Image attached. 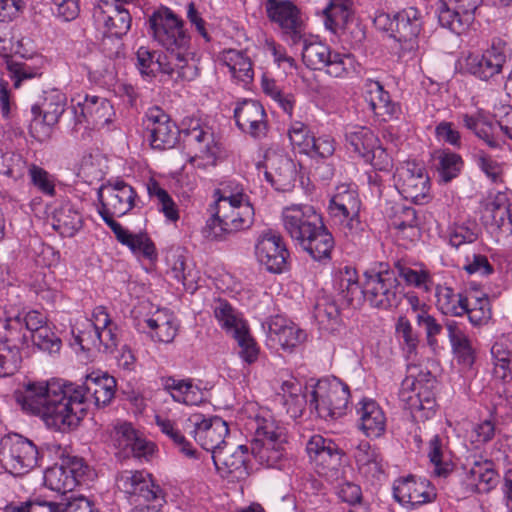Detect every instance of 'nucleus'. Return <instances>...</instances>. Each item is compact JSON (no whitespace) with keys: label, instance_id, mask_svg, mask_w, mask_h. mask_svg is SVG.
I'll list each match as a JSON object with an SVG mask.
<instances>
[{"label":"nucleus","instance_id":"c85d7f7f","mask_svg":"<svg viewBox=\"0 0 512 512\" xmlns=\"http://www.w3.org/2000/svg\"><path fill=\"white\" fill-rule=\"evenodd\" d=\"M4 512H98L85 497H77L66 503L34 502L25 505H10Z\"/></svg>","mask_w":512,"mask_h":512},{"label":"nucleus","instance_id":"58836bf2","mask_svg":"<svg viewBox=\"0 0 512 512\" xmlns=\"http://www.w3.org/2000/svg\"><path fill=\"white\" fill-rule=\"evenodd\" d=\"M494 369L493 374L496 378L506 381L512 376V334H503L499 336L491 348Z\"/></svg>","mask_w":512,"mask_h":512},{"label":"nucleus","instance_id":"b1692460","mask_svg":"<svg viewBox=\"0 0 512 512\" xmlns=\"http://www.w3.org/2000/svg\"><path fill=\"white\" fill-rule=\"evenodd\" d=\"M236 124L240 130L254 138H261L267 132L264 107L256 100H244L234 109Z\"/></svg>","mask_w":512,"mask_h":512},{"label":"nucleus","instance_id":"1a4fd4ad","mask_svg":"<svg viewBox=\"0 0 512 512\" xmlns=\"http://www.w3.org/2000/svg\"><path fill=\"white\" fill-rule=\"evenodd\" d=\"M483 0H438L436 13L439 24L458 35L464 33L475 20Z\"/></svg>","mask_w":512,"mask_h":512},{"label":"nucleus","instance_id":"7c9ffc66","mask_svg":"<svg viewBox=\"0 0 512 512\" xmlns=\"http://www.w3.org/2000/svg\"><path fill=\"white\" fill-rule=\"evenodd\" d=\"M361 431L370 438H378L386 429V417L382 408L372 399H363L357 408Z\"/></svg>","mask_w":512,"mask_h":512},{"label":"nucleus","instance_id":"bf43d9fd","mask_svg":"<svg viewBox=\"0 0 512 512\" xmlns=\"http://www.w3.org/2000/svg\"><path fill=\"white\" fill-rule=\"evenodd\" d=\"M279 394L282 395L284 404L288 406V411L293 406V413L301 411L306 402L305 396L302 394V386L296 379L284 381Z\"/></svg>","mask_w":512,"mask_h":512},{"label":"nucleus","instance_id":"bb28decb","mask_svg":"<svg viewBox=\"0 0 512 512\" xmlns=\"http://www.w3.org/2000/svg\"><path fill=\"white\" fill-rule=\"evenodd\" d=\"M494 466L491 460L482 457L467 460L464 468L470 485L480 493L490 492L499 482V475Z\"/></svg>","mask_w":512,"mask_h":512},{"label":"nucleus","instance_id":"6e6d98bb","mask_svg":"<svg viewBox=\"0 0 512 512\" xmlns=\"http://www.w3.org/2000/svg\"><path fill=\"white\" fill-rule=\"evenodd\" d=\"M464 162L460 155L453 152H443L438 157L437 173L440 182L448 183L458 177Z\"/></svg>","mask_w":512,"mask_h":512},{"label":"nucleus","instance_id":"a878e982","mask_svg":"<svg viewBox=\"0 0 512 512\" xmlns=\"http://www.w3.org/2000/svg\"><path fill=\"white\" fill-rule=\"evenodd\" d=\"M97 20L103 22L106 33H108L107 38L103 41L104 50H106V46L108 42L111 41L112 37L117 39L116 51L108 54L109 57H117L120 54V49L122 48L120 38L125 35L131 27L132 18L130 13L128 10L117 5L108 13L101 10L97 15Z\"/></svg>","mask_w":512,"mask_h":512},{"label":"nucleus","instance_id":"864d4df0","mask_svg":"<svg viewBox=\"0 0 512 512\" xmlns=\"http://www.w3.org/2000/svg\"><path fill=\"white\" fill-rule=\"evenodd\" d=\"M313 316L318 324L328 329L330 325L339 322L340 311L336 302L329 296L318 297L313 310Z\"/></svg>","mask_w":512,"mask_h":512},{"label":"nucleus","instance_id":"4d7b16f0","mask_svg":"<svg viewBox=\"0 0 512 512\" xmlns=\"http://www.w3.org/2000/svg\"><path fill=\"white\" fill-rule=\"evenodd\" d=\"M22 361L21 349L0 341V377L15 374Z\"/></svg>","mask_w":512,"mask_h":512},{"label":"nucleus","instance_id":"ddd939ff","mask_svg":"<svg viewBox=\"0 0 512 512\" xmlns=\"http://www.w3.org/2000/svg\"><path fill=\"white\" fill-rule=\"evenodd\" d=\"M117 488L135 501H158L163 499V490L145 471L124 470L116 476Z\"/></svg>","mask_w":512,"mask_h":512},{"label":"nucleus","instance_id":"f704fd0d","mask_svg":"<svg viewBox=\"0 0 512 512\" xmlns=\"http://www.w3.org/2000/svg\"><path fill=\"white\" fill-rule=\"evenodd\" d=\"M354 459L361 474L367 478H379L383 474V458L377 447L361 441L355 448Z\"/></svg>","mask_w":512,"mask_h":512},{"label":"nucleus","instance_id":"09e8293b","mask_svg":"<svg viewBox=\"0 0 512 512\" xmlns=\"http://www.w3.org/2000/svg\"><path fill=\"white\" fill-rule=\"evenodd\" d=\"M302 48V60L304 64L313 70H321L327 65L332 52L330 48L319 41H309L307 36H304Z\"/></svg>","mask_w":512,"mask_h":512},{"label":"nucleus","instance_id":"4be33fe9","mask_svg":"<svg viewBox=\"0 0 512 512\" xmlns=\"http://www.w3.org/2000/svg\"><path fill=\"white\" fill-rule=\"evenodd\" d=\"M248 448L239 445L236 448H223L214 451L212 459L217 471L231 480H242L248 476L247 467Z\"/></svg>","mask_w":512,"mask_h":512},{"label":"nucleus","instance_id":"de8ad7c7","mask_svg":"<svg viewBox=\"0 0 512 512\" xmlns=\"http://www.w3.org/2000/svg\"><path fill=\"white\" fill-rule=\"evenodd\" d=\"M222 60L235 79L243 83L252 81L254 75L252 62L242 51L226 50L223 52Z\"/></svg>","mask_w":512,"mask_h":512},{"label":"nucleus","instance_id":"f8f14e48","mask_svg":"<svg viewBox=\"0 0 512 512\" xmlns=\"http://www.w3.org/2000/svg\"><path fill=\"white\" fill-rule=\"evenodd\" d=\"M143 126L153 149H171L178 142L177 125L159 107H152L146 112Z\"/></svg>","mask_w":512,"mask_h":512},{"label":"nucleus","instance_id":"393cba45","mask_svg":"<svg viewBox=\"0 0 512 512\" xmlns=\"http://www.w3.org/2000/svg\"><path fill=\"white\" fill-rule=\"evenodd\" d=\"M306 451L311 462L320 467L319 474L325 473L326 469L336 468L342 458V450L332 440L322 435H313L306 445Z\"/></svg>","mask_w":512,"mask_h":512},{"label":"nucleus","instance_id":"473e14b6","mask_svg":"<svg viewBox=\"0 0 512 512\" xmlns=\"http://www.w3.org/2000/svg\"><path fill=\"white\" fill-rule=\"evenodd\" d=\"M52 227L64 237H73L83 226V219L70 202L57 206L51 216Z\"/></svg>","mask_w":512,"mask_h":512},{"label":"nucleus","instance_id":"37998d69","mask_svg":"<svg viewBox=\"0 0 512 512\" xmlns=\"http://www.w3.org/2000/svg\"><path fill=\"white\" fill-rule=\"evenodd\" d=\"M213 314L219 325L227 333L234 335L246 327L239 312L223 298H217L212 304Z\"/></svg>","mask_w":512,"mask_h":512},{"label":"nucleus","instance_id":"423d86ee","mask_svg":"<svg viewBox=\"0 0 512 512\" xmlns=\"http://www.w3.org/2000/svg\"><path fill=\"white\" fill-rule=\"evenodd\" d=\"M39 451L29 439L15 434L0 442V462L14 476L27 474L38 464Z\"/></svg>","mask_w":512,"mask_h":512},{"label":"nucleus","instance_id":"2eb2a0df","mask_svg":"<svg viewBox=\"0 0 512 512\" xmlns=\"http://www.w3.org/2000/svg\"><path fill=\"white\" fill-rule=\"evenodd\" d=\"M282 222L286 233L299 246L316 229L321 217L310 205L293 204L282 211Z\"/></svg>","mask_w":512,"mask_h":512},{"label":"nucleus","instance_id":"c03bdc74","mask_svg":"<svg viewBox=\"0 0 512 512\" xmlns=\"http://www.w3.org/2000/svg\"><path fill=\"white\" fill-rule=\"evenodd\" d=\"M285 440H253L251 453L254 458L266 467H275L285 454Z\"/></svg>","mask_w":512,"mask_h":512},{"label":"nucleus","instance_id":"a211bd4d","mask_svg":"<svg viewBox=\"0 0 512 512\" xmlns=\"http://www.w3.org/2000/svg\"><path fill=\"white\" fill-rule=\"evenodd\" d=\"M506 61V46L501 41H497L482 54H469L466 58V67L471 74L487 81L501 73Z\"/></svg>","mask_w":512,"mask_h":512},{"label":"nucleus","instance_id":"680f3d73","mask_svg":"<svg viewBox=\"0 0 512 512\" xmlns=\"http://www.w3.org/2000/svg\"><path fill=\"white\" fill-rule=\"evenodd\" d=\"M122 244L129 247V249L137 256H141L149 260L157 258L155 245L147 234L129 233L127 236V242H122Z\"/></svg>","mask_w":512,"mask_h":512},{"label":"nucleus","instance_id":"2f4dec72","mask_svg":"<svg viewBox=\"0 0 512 512\" xmlns=\"http://www.w3.org/2000/svg\"><path fill=\"white\" fill-rule=\"evenodd\" d=\"M365 100L376 116L383 120L396 117L400 111L399 106L392 102L390 95L378 81L367 80L365 83Z\"/></svg>","mask_w":512,"mask_h":512},{"label":"nucleus","instance_id":"9b49d317","mask_svg":"<svg viewBox=\"0 0 512 512\" xmlns=\"http://www.w3.org/2000/svg\"><path fill=\"white\" fill-rule=\"evenodd\" d=\"M90 473L83 459L72 458L62 464H55L44 472V484L50 490L61 494L73 491Z\"/></svg>","mask_w":512,"mask_h":512},{"label":"nucleus","instance_id":"20e7f679","mask_svg":"<svg viewBox=\"0 0 512 512\" xmlns=\"http://www.w3.org/2000/svg\"><path fill=\"white\" fill-rule=\"evenodd\" d=\"M349 398L347 384L336 377L325 378L314 385L309 405L316 410L319 417L334 420L345 414Z\"/></svg>","mask_w":512,"mask_h":512},{"label":"nucleus","instance_id":"6ab92c4d","mask_svg":"<svg viewBox=\"0 0 512 512\" xmlns=\"http://www.w3.org/2000/svg\"><path fill=\"white\" fill-rule=\"evenodd\" d=\"M393 496L399 503L414 507L432 502L436 492L427 479L409 475L394 482Z\"/></svg>","mask_w":512,"mask_h":512},{"label":"nucleus","instance_id":"774afa93","mask_svg":"<svg viewBox=\"0 0 512 512\" xmlns=\"http://www.w3.org/2000/svg\"><path fill=\"white\" fill-rule=\"evenodd\" d=\"M421 382V379L414 378L413 376L407 377L402 382L401 389L399 391V399L403 403V407L405 409H409L410 412L416 405L415 403L419 401Z\"/></svg>","mask_w":512,"mask_h":512},{"label":"nucleus","instance_id":"9d476101","mask_svg":"<svg viewBox=\"0 0 512 512\" xmlns=\"http://www.w3.org/2000/svg\"><path fill=\"white\" fill-rule=\"evenodd\" d=\"M187 427L193 428L189 433L196 442L214 455V451L227 446L225 437L229 433L227 423L218 416L206 418L203 414L194 413L187 419Z\"/></svg>","mask_w":512,"mask_h":512},{"label":"nucleus","instance_id":"69168bd1","mask_svg":"<svg viewBox=\"0 0 512 512\" xmlns=\"http://www.w3.org/2000/svg\"><path fill=\"white\" fill-rule=\"evenodd\" d=\"M395 333L408 354L416 352L419 344V338L417 333L414 332L410 321L406 317L400 316L398 318L395 326Z\"/></svg>","mask_w":512,"mask_h":512},{"label":"nucleus","instance_id":"79ce46f5","mask_svg":"<svg viewBox=\"0 0 512 512\" xmlns=\"http://www.w3.org/2000/svg\"><path fill=\"white\" fill-rule=\"evenodd\" d=\"M435 297L436 306L444 315L462 316L467 311V297L449 286L437 285Z\"/></svg>","mask_w":512,"mask_h":512},{"label":"nucleus","instance_id":"f03ea898","mask_svg":"<svg viewBox=\"0 0 512 512\" xmlns=\"http://www.w3.org/2000/svg\"><path fill=\"white\" fill-rule=\"evenodd\" d=\"M148 25L153 38L166 52L141 46L136 52V66L140 73L154 77L156 72H161L177 84L195 80L199 75L198 61L184 21L164 7L149 17Z\"/></svg>","mask_w":512,"mask_h":512},{"label":"nucleus","instance_id":"f3484780","mask_svg":"<svg viewBox=\"0 0 512 512\" xmlns=\"http://www.w3.org/2000/svg\"><path fill=\"white\" fill-rule=\"evenodd\" d=\"M136 196L133 187L124 181L103 184L98 190V199L101 203L99 211L122 217L135 206Z\"/></svg>","mask_w":512,"mask_h":512},{"label":"nucleus","instance_id":"72a5a7b5","mask_svg":"<svg viewBox=\"0 0 512 512\" xmlns=\"http://www.w3.org/2000/svg\"><path fill=\"white\" fill-rule=\"evenodd\" d=\"M300 247L316 261L329 260L334 247V238L322 222L316 225Z\"/></svg>","mask_w":512,"mask_h":512},{"label":"nucleus","instance_id":"dca6fc26","mask_svg":"<svg viewBox=\"0 0 512 512\" xmlns=\"http://www.w3.org/2000/svg\"><path fill=\"white\" fill-rule=\"evenodd\" d=\"M396 187L405 199L422 203L429 196L430 179L421 165L406 163L397 169Z\"/></svg>","mask_w":512,"mask_h":512},{"label":"nucleus","instance_id":"4468645a","mask_svg":"<svg viewBox=\"0 0 512 512\" xmlns=\"http://www.w3.org/2000/svg\"><path fill=\"white\" fill-rule=\"evenodd\" d=\"M255 255L259 263L271 273H282L288 265L289 252L282 236L271 230L257 239Z\"/></svg>","mask_w":512,"mask_h":512},{"label":"nucleus","instance_id":"f257e3e1","mask_svg":"<svg viewBox=\"0 0 512 512\" xmlns=\"http://www.w3.org/2000/svg\"><path fill=\"white\" fill-rule=\"evenodd\" d=\"M116 381L112 376L87 375L83 385L63 380L29 382L16 392L21 410L39 417L57 431L76 428L86 414L87 402L97 407L108 405L114 397Z\"/></svg>","mask_w":512,"mask_h":512},{"label":"nucleus","instance_id":"c756f323","mask_svg":"<svg viewBox=\"0 0 512 512\" xmlns=\"http://www.w3.org/2000/svg\"><path fill=\"white\" fill-rule=\"evenodd\" d=\"M459 118L463 126L482 140L489 148H502L504 141L499 137L498 123L488 121L480 112L475 114L464 113Z\"/></svg>","mask_w":512,"mask_h":512},{"label":"nucleus","instance_id":"5701e85b","mask_svg":"<svg viewBox=\"0 0 512 512\" xmlns=\"http://www.w3.org/2000/svg\"><path fill=\"white\" fill-rule=\"evenodd\" d=\"M132 313L136 328L141 332L148 333L152 339L170 343L175 338L177 329L171 315L166 310L158 309L145 317H141L138 310H134Z\"/></svg>","mask_w":512,"mask_h":512},{"label":"nucleus","instance_id":"4c0bfd02","mask_svg":"<svg viewBox=\"0 0 512 512\" xmlns=\"http://www.w3.org/2000/svg\"><path fill=\"white\" fill-rule=\"evenodd\" d=\"M2 321L4 333L1 342L19 349L28 344L30 337L22 320L21 311L5 309Z\"/></svg>","mask_w":512,"mask_h":512},{"label":"nucleus","instance_id":"a19ab883","mask_svg":"<svg viewBox=\"0 0 512 512\" xmlns=\"http://www.w3.org/2000/svg\"><path fill=\"white\" fill-rule=\"evenodd\" d=\"M254 440H285V428L275 420L267 409H260L253 418Z\"/></svg>","mask_w":512,"mask_h":512},{"label":"nucleus","instance_id":"0e129e2a","mask_svg":"<svg viewBox=\"0 0 512 512\" xmlns=\"http://www.w3.org/2000/svg\"><path fill=\"white\" fill-rule=\"evenodd\" d=\"M30 339L38 349L48 352L49 354L59 353L62 347V340L49 326L32 334Z\"/></svg>","mask_w":512,"mask_h":512},{"label":"nucleus","instance_id":"ea45409f","mask_svg":"<svg viewBox=\"0 0 512 512\" xmlns=\"http://www.w3.org/2000/svg\"><path fill=\"white\" fill-rule=\"evenodd\" d=\"M444 326L447 330L453 353L458 361L470 367L475 359L470 339L455 320H446Z\"/></svg>","mask_w":512,"mask_h":512},{"label":"nucleus","instance_id":"5fc2aeb1","mask_svg":"<svg viewBox=\"0 0 512 512\" xmlns=\"http://www.w3.org/2000/svg\"><path fill=\"white\" fill-rule=\"evenodd\" d=\"M147 191L149 196L156 200L158 209L165 215L168 220L176 222L179 219V211L177 209V205L167 193V191L164 190L158 182H149L147 185Z\"/></svg>","mask_w":512,"mask_h":512},{"label":"nucleus","instance_id":"603ef678","mask_svg":"<svg viewBox=\"0 0 512 512\" xmlns=\"http://www.w3.org/2000/svg\"><path fill=\"white\" fill-rule=\"evenodd\" d=\"M340 41L349 46L350 49L355 51H362L366 41L365 26L356 18L348 21L347 24L339 29V32H334Z\"/></svg>","mask_w":512,"mask_h":512},{"label":"nucleus","instance_id":"0eeeda50","mask_svg":"<svg viewBox=\"0 0 512 512\" xmlns=\"http://www.w3.org/2000/svg\"><path fill=\"white\" fill-rule=\"evenodd\" d=\"M66 97L53 90L45 93L43 101L31 107L30 133L39 141L50 137L51 129L65 111Z\"/></svg>","mask_w":512,"mask_h":512},{"label":"nucleus","instance_id":"e2e57ef3","mask_svg":"<svg viewBox=\"0 0 512 512\" xmlns=\"http://www.w3.org/2000/svg\"><path fill=\"white\" fill-rule=\"evenodd\" d=\"M339 226L342 233L353 242L361 241L368 237L366 224L360 220V215L345 216L344 219L333 221Z\"/></svg>","mask_w":512,"mask_h":512},{"label":"nucleus","instance_id":"a18cd8bd","mask_svg":"<svg viewBox=\"0 0 512 512\" xmlns=\"http://www.w3.org/2000/svg\"><path fill=\"white\" fill-rule=\"evenodd\" d=\"M352 0H331L324 9V25L330 32H339V29L353 20Z\"/></svg>","mask_w":512,"mask_h":512},{"label":"nucleus","instance_id":"c9c22d12","mask_svg":"<svg viewBox=\"0 0 512 512\" xmlns=\"http://www.w3.org/2000/svg\"><path fill=\"white\" fill-rule=\"evenodd\" d=\"M271 161L269 171L265 172V178L278 191L289 190L296 180L297 171L294 162L284 156H277Z\"/></svg>","mask_w":512,"mask_h":512},{"label":"nucleus","instance_id":"cd10ccee","mask_svg":"<svg viewBox=\"0 0 512 512\" xmlns=\"http://www.w3.org/2000/svg\"><path fill=\"white\" fill-rule=\"evenodd\" d=\"M360 209L361 201L355 189L346 184L335 188L328 205V213L333 221L359 214Z\"/></svg>","mask_w":512,"mask_h":512},{"label":"nucleus","instance_id":"052dcab7","mask_svg":"<svg viewBox=\"0 0 512 512\" xmlns=\"http://www.w3.org/2000/svg\"><path fill=\"white\" fill-rule=\"evenodd\" d=\"M140 433L136 431L130 423H117L111 430V439L118 449L122 450L127 456L128 451L137 440Z\"/></svg>","mask_w":512,"mask_h":512},{"label":"nucleus","instance_id":"e433bc0d","mask_svg":"<svg viewBox=\"0 0 512 512\" xmlns=\"http://www.w3.org/2000/svg\"><path fill=\"white\" fill-rule=\"evenodd\" d=\"M164 388L174 401L185 405H198L205 399L203 390L192 379L168 377L164 380Z\"/></svg>","mask_w":512,"mask_h":512},{"label":"nucleus","instance_id":"39448f33","mask_svg":"<svg viewBox=\"0 0 512 512\" xmlns=\"http://www.w3.org/2000/svg\"><path fill=\"white\" fill-rule=\"evenodd\" d=\"M362 283L363 298L373 308L388 310L401 300V287L394 271H366Z\"/></svg>","mask_w":512,"mask_h":512},{"label":"nucleus","instance_id":"7ed1b4c3","mask_svg":"<svg viewBox=\"0 0 512 512\" xmlns=\"http://www.w3.org/2000/svg\"><path fill=\"white\" fill-rule=\"evenodd\" d=\"M214 197V204L210 206L211 217L203 230L206 238L221 240L253 224L254 208L241 186L228 183L215 190Z\"/></svg>","mask_w":512,"mask_h":512},{"label":"nucleus","instance_id":"aec40b11","mask_svg":"<svg viewBox=\"0 0 512 512\" xmlns=\"http://www.w3.org/2000/svg\"><path fill=\"white\" fill-rule=\"evenodd\" d=\"M422 29L420 12L409 7L399 11L390 20L389 30L392 36L400 43H403V49L413 51L418 48V35Z\"/></svg>","mask_w":512,"mask_h":512},{"label":"nucleus","instance_id":"13d9d810","mask_svg":"<svg viewBox=\"0 0 512 512\" xmlns=\"http://www.w3.org/2000/svg\"><path fill=\"white\" fill-rule=\"evenodd\" d=\"M156 424L160 428L161 432L168 436L175 445L179 447V450L187 457H196V450L192 445L185 439L181 432L175 427V424L166 418L156 416Z\"/></svg>","mask_w":512,"mask_h":512},{"label":"nucleus","instance_id":"6e6552de","mask_svg":"<svg viewBox=\"0 0 512 512\" xmlns=\"http://www.w3.org/2000/svg\"><path fill=\"white\" fill-rule=\"evenodd\" d=\"M266 12L276 23L284 39L291 45L300 44L305 36V23L298 7L289 0H267Z\"/></svg>","mask_w":512,"mask_h":512},{"label":"nucleus","instance_id":"412c9836","mask_svg":"<svg viewBox=\"0 0 512 512\" xmlns=\"http://www.w3.org/2000/svg\"><path fill=\"white\" fill-rule=\"evenodd\" d=\"M76 124H85L87 128H101L111 121L112 105L105 98L86 96L84 101L73 106Z\"/></svg>","mask_w":512,"mask_h":512},{"label":"nucleus","instance_id":"338daca9","mask_svg":"<svg viewBox=\"0 0 512 512\" xmlns=\"http://www.w3.org/2000/svg\"><path fill=\"white\" fill-rule=\"evenodd\" d=\"M232 337L238 342L241 358L248 364L254 363L258 359L259 348L249 334L247 326L240 330L238 334L232 335Z\"/></svg>","mask_w":512,"mask_h":512},{"label":"nucleus","instance_id":"8fccbe9b","mask_svg":"<svg viewBox=\"0 0 512 512\" xmlns=\"http://www.w3.org/2000/svg\"><path fill=\"white\" fill-rule=\"evenodd\" d=\"M336 282L342 297L349 305H353L355 300L360 301L362 295V285L360 286L357 279V272L354 268L345 266L340 269Z\"/></svg>","mask_w":512,"mask_h":512},{"label":"nucleus","instance_id":"3c124183","mask_svg":"<svg viewBox=\"0 0 512 512\" xmlns=\"http://www.w3.org/2000/svg\"><path fill=\"white\" fill-rule=\"evenodd\" d=\"M184 133L186 141L190 145H196L200 156L214 157L216 155L217 149L214 144L213 134L208 128L205 129L196 122L194 126L186 129Z\"/></svg>","mask_w":512,"mask_h":512},{"label":"nucleus","instance_id":"49530a36","mask_svg":"<svg viewBox=\"0 0 512 512\" xmlns=\"http://www.w3.org/2000/svg\"><path fill=\"white\" fill-rule=\"evenodd\" d=\"M345 139L348 149L357 153L361 158L367 156L368 152L379 142L377 136L369 128L364 126H352L347 128Z\"/></svg>","mask_w":512,"mask_h":512}]
</instances>
